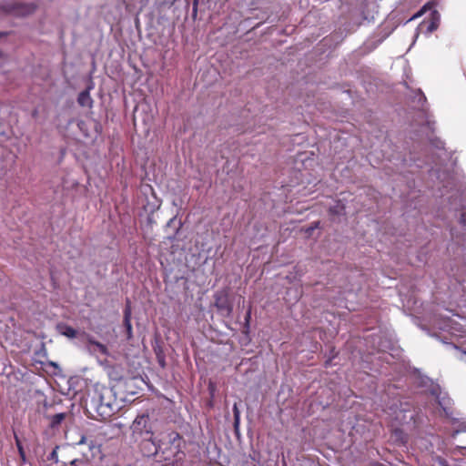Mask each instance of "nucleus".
<instances>
[{"label": "nucleus", "mask_w": 466, "mask_h": 466, "mask_svg": "<svg viewBox=\"0 0 466 466\" xmlns=\"http://www.w3.org/2000/svg\"><path fill=\"white\" fill-rule=\"evenodd\" d=\"M85 406L89 415L98 420H107L118 409L112 390L98 383L88 390Z\"/></svg>", "instance_id": "nucleus-1"}, {"label": "nucleus", "mask_w": 466, "mask_h": 466, "mask_svg": "<svg viewBox=\"0 0 466 466\" xmlns=\"http://www.w3.org/2000/svg\"><path fill=\"white\" fill-rule=\"evenodd\" d=\"M460 224L466 231V212L462 211L460 217ZM453 240L461 246L463 256L465 257L464 264L461 268H458L450 277V291L451 299L459 307H466V232L463 234L461 239L459 236H455L452 230L451 231Z\"/></svg>", "instance_id": "nucleus-2"}, {"label": "nucleus", "mask_w": 466, "mask_h": 466, "mask_svg": "<svg viewBox=\"0 0 466 466\" xmlns=\"http://www.w3.org/2000/svg\"><path fill=\"white\" fill-rule=\"evenodd\" d=\"M151 442L155 447L154 454L158 455V461L166 465L175 459L181 460L180 455L184 456L182 437L174 431L163 433L159 439H153Z\"/></svg>", "instance_id": "nucleus-3"}, {"label": "nucleus", "mask_w": 466, "mask_h": 466, "mask_svg": "<svg viewBox=\"0 0 466 466\" xmlns=\"http://www.w3.org/2000/svg\"><path fill=\"white\" fill-rule=\"evenodd\" d=\"M431 394L436 396V400L440 407L443 410L445 416L451 420L453 425H455V429L451 433V438L454 439L460 433L466 432V419L459 420L452 417L451 400L446 395L437 393L436 390H432Z\"/></svg>", "instance_id": "nucleus-4"}, {"label": "nucleus", "mask_w": 466, "mask_h": 466, "mask_svg": "<svg viewBox=\"0 0 466 466\" xmlns=\"http://www.w3.org/2000/svg\"><path fill=\"white\" fill-rule=\"evenodd\" d=\"M132 436L137 441L139 438L153 441V427L148 414H139L134 420L131 427Z\"/></svg>", "instance_id": "nucleus-5"}, {"label": "nucleus", "mask_w": 466, "mask_h": 466, "mask_svg": "<svg viewBox=\"0 0 466 466\" xmlns=\"http://www.w3.org/2000/svg\"><path fill=\"white\" fill-rule=\"evenodd\" d=\"M215 306L218 310L224 316H230L233 310L232 303L228 295L225 291L217 292L215 294Z\"/></svg>", "instance_id": "nucleus-6"}, {"label": "nucleus", "mask_w": 466, "mask_h": 466, "mask_svg": "<svg viewBox=\"0 0 466 466\" xmlns=\"http://www.w3.org/2000/svg\"><path fill=\"white\" fill-rule=\"evenodd\" d=\"M433 324L440 329L448 330L451 333L460 331V329L454 327V325H456V321L448 315L440 314V319L434 320Z\"/></svg>", "instance_id": "nucleus-7"}, {"label": "nucleus", "mask_w": 466, "mask_h": 466, "mask_svg": "<svg viewBox=\"0 0 466 466\" xmlns=\"http://www.w3.org/2000/svg\"><path fill=\"white\" fill-rule=\"evenodd\" d=\"M36 9V5L34 3H20L13 5L9 12L13 13L17 16H25L33 14Z\"/></svg>", "instance_id": "nucleus-8"}, {"label": "nucleus", "mask_w": 466, "mask_h": 466, "mask_svg": "<svg viewBox=\"0 0 466 466\" xmlns=\"http://www.w3.org/2000/svg\"><path fill=\"white\" fill-rule=\"evenodd\" d=\"M93 89V84L89 85L85 90L81 91L77 96V103L81 106L92 107L93 99L90 91Z\"/></svg>", "instance_id": "nucleus-9"}, {"label": "nucleus", "mask_w": 466, "mask_h": 466, "mask_svg": "<svg viewBox=\"0 0 466 466\" xmlns=\"http://www.w3.org/2000/svg\"><path fill=\"white\" fill-rule=\"evenodd\" d=\"M440 21H441L440 14L437 11H433L431 13V21H430V23L427 25L426 34L430 35L433 31H435L438 28L439 25H440Z\"/></svg>", "instance_id": "nucleus-10"}, {"label": "nucleus", "mask_w": 466, "mask_h": 466, "mask_svg": "<svg viewBox=\"0 0 466 466\" xmlns=\"http://www.w3.org/2000/svg\"><path fill=\"white\" fill-rule=\"evenodd\" d=\"M88 345H89L90 349H93L94 351H98L99 353H101L102 355H105V356L108 355V350L106 345H104L93 339H88Z\"/></svg>", "instance_id": "nucleus-11"}, {"label": "nucleus", "mask_w": 466, "mask_h": 466, "mask_svg": "<svg viewBox=\"0 0 466 466\" xmlns=\"http://www.w3.org/2000/svg\"><path fill=\"white\" fill-rule=\"evenodd\" d=\"M87 444L88 449L91 452H94V450H98V446L96 445L94 440H88L84 434L80 435V439L78 441L75 443V445H83Z\"/></svg>", "instance_id": "nucleus-12"}, {"label": "nucleus", "mask_w": 466, "mask_h": 466, "mask_svg": "<svg viewBox=\"0 0 466 466\" xmlns=\"http://www.w3.org/2000/svg\"><path fill=\"white\" fill-rule=\"evenodd\" d=\"M392 434L395 439V441H399L400 444L403 445L408 442V435L401 429H394Z\"/></svg>", "instance_id": "nucleus-13"}, {"label": "nucleus", "mask_w": 466, "mask_h": 466, "mask_svg": "<svg viewBox=\"0 0 466 466\" xmlns=\"http://www.w3.org/2000/svg\"><path fill=\"white\" fill-rule=\"evenodd\" d=\"M66 418V413H56L50 417V425L52 428L57 427Z\"/></svg>", "instance_id": "nucleus-14"}, {"label": "nucleus", "mask_w": 466, "mask_h": 466, "mask_svg": "<svg viewBox=\"0 0 466 466\" xmlns=\"http://www.w3.org/2000/svg\"><path fill=\"white\" fill-rule=\"evenodd\" d=\"M61 334L67 338L74 339L76 337L77 332L74 328L70 326H64L61 328Z\"/></svg>", "instance_id": "nucleus-15"}, {"label": "nucleus", "mask_w": 466, "mask_h": 466, "mask_svg": "<svg viewBox=\"0 0 466 466\" xmlns=\"http://www.w3.org/2000/svg\"><path fill=\"white\" fill-rule=\"evenodd\" d=\"M124 327L127 331V339L129 340L133 337V329H132V324L131 319H123Z\"/></svg>", "instance_id": "nucleus-16"}, {"label": "nucleus", "mask_w": 466, "mask_h": 466, "mask_svg": "<svg viewBox=\"0 0 466 466\" xmlns=\"http://www.w3.org/2000/svg\"><path fill=\"white\" fill-rule=\"evenodd\" d=\"M431 144L433 147L437 148V149H440V150H443L445 151L444 149V142L441 141L440 138H431Z\"/></svg>", "instance_id": "nucleus-17"}, {"label": "nucleus", "mask_w": 466, "mask_h": 466, "mask_svg": "<svg viewBox=\"0 0 466 466\" xmlns=\"http://www.w3.org/2000/svg\"><path fill=\"white\" fill-rule=\"evenodd\" d=\"M132 311H131V305L130 301L127 299V305L124 309V319H131Z\"/></svg>", "instance_id": "nucleus-18"}, {"label": "nucleus", "mask_w": 466, "mask_h": 466, "mask_svg": "<svg viewBox=\"0 0 466 466\" xmlns=\"http://www.w3.org/2000/svg\"><path fill=\"white\" fill-rule=\"evenodd\" d=\"M415 98L418 100V104H420L421 106L426 102V96L420 90H418L415 95Z\"/></svg>", "instance_id": "nucleus-19"}, {"label": "nucleus", "mask_w": 466, "mask_h": 466, "mask_svg": "<svg viewBox=\"0 0 466 466\" xmlns=\"http://www.w3.org/2000/svg\"><path fill=\"white\" fill-rule=\"evenodd\" d=\"M250 319H251V309L248 308L246 315H245V329H247V331L249 329V322H250Z\"/></svg>", "instance_id": "nucleus-20"}, {"label": "nucleus", "mask_w": 466, "mask_h": 466, "mask_svg": "<svg viewBox=\"0 0 466 466\" xmlns=\"http://www.w3.org/2000/svg\"><path fill=\"white\" fill-rule=\"evenodd\" d=\"M453 346V348L457 350H460L461 352V360L463 361L464 363H466V350H461L460 347L454 345V344H451Z\"/></svg>", "instance_id": "nucleus-21"}, {"label": "nucleus", "mask_w": 466, "mask_h": 466, "mask_svg": "<svg viewBox=\"0 0 466 466\" xmlns=\"http://www.w3.org/2000/svg\"><path fill=\"white\" fill-rule=\"evenodd\" d=\"M57 449H58V447H56V449H54L48 456L49 460H52L56 462L58 461V455H57V451H56Z\"/></svg>", "instance_id": "nucleus-22"}, {"label": "nucleus", "mask_w": 466, "mask_h": 466, "mask_svg": "<svg viewBox=\"0 0 466 466\" xmlns=\"http://www.w3.org/2000/svg\"><path fill=\"white\" fill-rule=\"evenodd\" d=\"M18 453H19V457L21 459L22 463L25 464L27 462V460H26L25 450L18 451Z\"/></svg>", "instance_id": "nucleus-23"}, {"label": "nucleus", "mask_w": 466, "mask_h": 466, "mask_svg": "<svg viewBox=\"0 0 466 466\" xmlns=\"http://www.w3.org/2000/svg\"><path fill=\"white\" fill-rule=\"evenodd\" d=\"M14 437H15L17 451L24 450V447H23L18 436L15 433Z\"/></svg>", "instance_id": "nucleus-24"}, {"label": "nucleus", "mask_w": 466, "mask_h": 466, "mask_svg": "<svg viewBox=\"0 0 466 466\" xmlns=\"http://www.w3.org/2000/svg\"><path fill=\"white\" fill-rule=\"evenodd\" d=\"M232 410H233L234 418L240 417V411H239V410L238 408V404L237 403H235L233 405V409Z\"/></svg>", "instance_id": "nucleus-25"}, {"label": "nucleus", "mask_w": 466, "mask_h": 466, "mask_svg": "<svg viewBox=\"0 0 466 466\" xmlns=\"http://www.w3.org/2000/svg\"><path fill=\"white\" fill-rule=\"evenodd\" d=\"M239 424H240V417L234 418V429L236 431H238Z\"/></svg>", "instance_id": "nucleus-26"}, {"label": "nucleus", "mask_w": 466, "mask_h": 466, "mask_svg": "<svg viewBox=\"0 0 466 466\" xmlns=\"http://www.w3.org/2000/svg\"><path fill=\"white\" fill-rule=\"evenodd\" d=\"M79 462H80V461L78 459H75V460L71 461L70 464L72 466H78Z\"/></svg>", "instance_id": "nucleus-27"}, {"label": "nucleus", "mask_w": 466, "mask_h": 466, "mask_svg": "<svg viewBox=\"0 0 466 466\" xmlns=\"http://www.w3.org/2000/svg\"><path fill=\"white\" fill-rule=\"evenodd\" d=\"M440 462H441V466H449L444 460H441Z\"/></svg>", "instance_id": "nucleus-28"}, {"label": "nucleus", "mask_w": 466, "mask_h": 466, "mask_svg": "<svg viewBox=\"0 0 466 466\" xmlns=\"http://www.w3.org/2000/svg\"><path fill=\"white\" fill-rule=\"evenodd\" d=\"M456 450H458L459 451H461L462 450H466V446L465 447L458 446V447H456Z\"/></svg>", "instance_id": "nucleus-29"}, {"label": "nucleus", "mask_w": 466, "mask_h": 466, "mask_svg": "<svg viewBox=\"0 0 466 466\" xmlns=\"http://www.w3.org/2000/svg\"><path fill=\"white\" fill-rule=\"evenodd\" d=\"M159 363H160V365H161L162 367H164V364H165L164 359L159 360Z\"/></svg>", "instance_id": "nucleus-30"}, {"label": "nucleus", "mask_w": 466, "mask_h": 466, "mask_svg": "<svg viewBox=\"0 0 466 466\" xmlns=\"http://www.w3.org/2000/svg\"><path fill=\"white\" fill-rule=\"evenodd\" d=\"M430 380L429 378H425V380H423V384L426 385V381Z\"/></svg>", "instance_id": "nucleus-31"}, {"label": "nucleus", "mask_w": 466, "mask_h": 466, "mask_svg": "<svg viewBox=\"0 0 466 466\" xmlns=\"http://www.w3.org/2000/svg\"><path fill=\"white\" fill-rule=\"evenodd\" d=\"M418 36H419V32L417 31V32L415 33V39H416Z\"/></svg>", "instance_id": "nucleus-32"}, {"label": "nucleus", "mask_w": 466, "mask_h": 466, "mask_svg": "<svg viewBox=\"0 0 466 466\" xmlns=\"http://www.w3.org/2000/svg\"><path fill=\"white\" fill-rule=\"evenodd\" d=\"M5 35V33H1L0 32V37L4 36Z\"/></svg>", "instance_id": "nucleus-33"}, {"label": "nucleus", "mask_w": 466, "mask_h": 466, "mask_svg": "<svg viewBox=\"0 0 466 466\" xmlns=\"http://www.w3.org/2000/svg\"><path fill=\"white\" fill-rule=\"evenodd\" d=\"M329 362H330V360H327V361H326V365H327V366H328V365H329Z\"/></svg>", "instance_id": "nucleus-34"}, {"label": "nucleus", "mask_w": 466, "mask_h": 466, "mask_svg": "<svg viewBox=\"0 0 466 466\" xmlns=\"http://www.w3.org/2000/svg\"><path fill=\"white\" fill-rule=\"evenodd\" d=\"M174 219H175V218H170L169 223H171Z\"/></svg>", "instance_id": "nucleus-35"}, {"label": "nucleus", "mask_w": 466, "mask_h": 466, "mask_svg": "<svg viewBox=\"0 0 466 466\" xmlns=\"http://www.w3.org/2000/svg\"><path fill=\"white\" fill-rule=\"evenodd\" d=\"M2 55H3V54H2V52L0 51V58L2 57Z\"/></svg>", "instance_id": "nucleus-36"}]
</instances>
